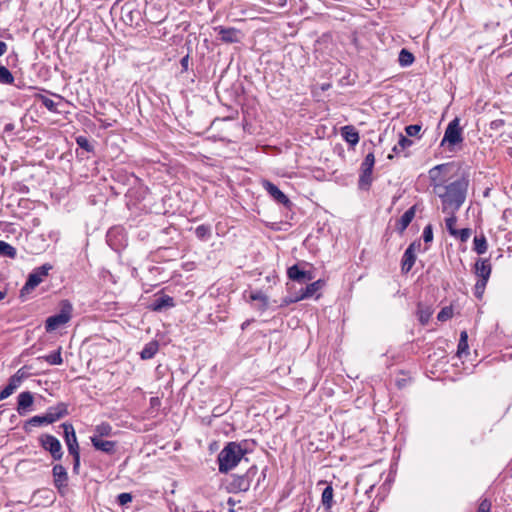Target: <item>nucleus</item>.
I'll return each instance as SVG.
<instances>
[{
    "mask_svg": "<svg viewBox=\"0 0 512 512\" xmlns=\"http://www.w3.org/2000/svg\"><path fill=\"white\" fill-rule=\"evenodd\" d=\"M246 450L237 442H229L218 454V465L220 473H228L234 469L242 460Z\"/></svg>",
    "mask_w": 512,
    "mask_h": 512,
    "instance_id": "2",
    "label": "nucleus"
},
{
    "mask_svg": "<svg viewBox=\"0 0 512 512\" xmlns=\"http://www.w3.org/2000/svg\"><path fill=\"white\" fill-rule=\"evenodd\" d=\"M40 445L51 454L54 460H60L63 456L62 445L53 435L43 434L39 438Z\"/></svg>",
    "mask_w": 512,
    "mask_h": 512,
    "instance_id": "9",
    "label": "nucleus"
},
{
    "mask_svg": "<svg viewBox=\"0 0 512 512\" xmlns=\"http://www.w3.org/2000/svg\"><path fill=\"white\" fill-rule=\"evenodd\" d=\"M261 477H262V479H265V477H266V470H263V471H262V473H261Z\"/></svg>",
    "mask_w": 512,
    "mask_h": 512,
    "instance_id": "54",
    "label": "nucleus"
},
{
    "mask_svg": "<svg viewBox=\"0 0 512 512\" xmlns=\"http://www.w3.org/2000/svg\"><path fill=\"white\" fill-rule=\"evenodd\" d=\"M228 504H230V505L234 504V502L232 501V499H231V498H229V500H228Z\"/></svg>",
    "mask_w": 512,
    "mask_h": 512,
    "instance_id": "55",
    "label": "nucleus"
},
{
    "mask_svg": "<svg viewBox=\"0 0 512 512\" xmlns=\"http://www.w3.org/2000/svg\"><path fill=\"white\" fill-rule=\"evenodd\" d=\"M287 0H278V4L281 6H284L286 4Z\"/></svg>",
    "mask_w": 512,
    "mask_h": 512,
    "instance_id": "52",
    "label": "nucleus"
},
{
    "mask_svg": "<svg viewBox=\"0 0 512 512\" xmlns=\"http://www.w3.org/2000/svg\"><path fill=\"white\" fill-rule=\"evenodd\" d=\"M453 172L454 165L451 163L437 165L428 172L430 186L441 200L443 213L457 212L467 196L469 180Z\"/></svg>",
    "mask_w": 512,
    "mask_h": 512,
    "instance_id": "1",
    "label": "nucleus"
},
{
    "mask_svg": "<svg viewBox=\"0 0 512 512\" xmlns=\"http://www.w3.org/2000/svg\"><path fill=\"white\" fill-rule=\"evenodd\" d=\"M64 438L70 454L79 453V445L76 437L75 430L71 424L63 423Z\"/></svg>",
    "mask_w": 512,
    "mask_h": 512,
    "instance_id": "10",
    "label": "nucleus"
},
{
    "mask_svg": "<svg viewBox=\"0 0 512 512\" xmlns=\"http://www.w3.org/2000/svg\"><path fill=\"white\" fill-rule=\"evenodd\" d=\"M52 269V265L46 263L42 266L34 269L28 276V279L21 289V296H23L25 293H29L33 289H35L46 277L49 273V271Z\"/></svg>",
    "mask_w": 512,
    "mask_h": 512,
    "instance_id": "6",
    "label": "nucleus"
},
{
    "mask_svg": "<svg viewBox=\"0 0 512 512\" xmlns=\"http://www.w3.org/2000/svg\"><path fill=\"white\" fill-rule=\"evenodd\" d=\"M322 504L326 507V509H330L332 507L333 502V488L331 486H327L322 492Z\"/></svg>",
    "mask_w": 512,
    "mask_h": 512,
    "instance_id": "35",
    "label": "nucleus"
},
{
    "mask_svg": "<svg viewBox=\"0 0 512 512\" xmlns=\"http://www.w3.org/2000/svg\"><path fill=\"white\" fill-rule=\"evenodd\" d=\"M117 501L120 505L124 506L132 501V495L130 493H121L117 496Z\"/></svg>",
    "mask_w": 512,
    "mask_h": 512,
    "instance_id": "45",
    "label": "nucleus"
},
{
    "mask_svg": "<svg viewBox=\"0 0 512 512\" xmlns=\"http://www.w3.org/2000/svg\"><path fill=\"white\" fill-rule=\"evenodd\" d=\"M173 306H174L173 298L168 295H164V296L157 298L154 301L153 310L160 311L165 307H173Z\"/></svg>",
    "mask_w": 512,
    "mask_h": 512,
    "instance_id": "24",
    "label": "nucleus"
},
{
    "mask_svg": "<svg viewBox=\"0 0 512 512\" xmlns=\"http://www.w3.org/2000/svg\"><path fill=\"white\" fill-rule=\"evenodd\" d=\"M250 300L258 301L261 304V309L265 310L268 307V297L260 290L253 291L249 296Z\"/></svg>",
    "mask_w": 512,
    "mask_h": 512,
    "instance_id": "28",
    "label": "nucleus"
},
{
    "mask_svg": "<svg viewBox=\"0 0 512 512\" xmlns=\"http://www.w3.org/2000/svg\"><path fill=\"white\" fill-rule=\"evenodd\" d=\"M414 55L406 49H402L399 53V64L402 67L410 66L414 62Z\"/></svg>",
    "mask_w": 512,
    "mask_h": 512,
    "instance_id": "30",
    "label": "nucleus"
},
{
    "mask_svg": "<svg viewBox=\"0 0 512 512\" xmlns=\"http://www.w3.org/2000/svg\"><path fill=\"white\" fill-rule=\"evenodd\" d=\"M33 395L29 391L21 392L18 395L17 411L20 415H24L28 408L33 404Z\"/></svg>",
    "mask_w": 512,
    "mask_h": 512,
    "instance_id": "17",
    "label": "nucleus"
},
{
    "mask_svg": "<svg viewBox=\"0 0 512 512\" xmlns=\"http://www.w3.org/2000/svg\"><path fill=\"white\" fill-rule=\"evenodd\" d=\"M405 131L408 136L414 137V136H417L419 134V132L421 131V126L420 125H408L405 128Z\"/></svg>",
    "mask_w": 512,
    "mask_h": 512,
    "instance_id": "43",
    "label": "nucleus"
},
{
    "mask_svg": "<svg viewBox=\"0 0 512 512\" xmlns=\"http://www.w3.org/2000/svg\"><path fill=\"white\" fill-rule=\"evenodd\" d=\"M423 240L425 243H429L433 240L432 226L429 224L423 230Z\"/></svg>",
    "mask_w": 512,
    "mask_h": 512,
    "instance_id": "44",
    "label": "nucleus"
},
{
    "mask_svg": "<svg viewBox=\"0 0 512 512\" xmlns=\"http://www.w3.org/2000/svg\"><path fill=\"white\" fill-rule=\"evenodd\" d=\"M72 305L69 301L65 300L61 303V310L58 314L50 316L45 321L46 332H53L60 327L66 325L72 317Z\"/></svg>",
    "mask_w": 512,
    "mask_h": 512,
    "instance_id": "5",
    "label": "nucleus"
},
{
    "mask_svg": "<svg viewBox=\"0 0 512 512\" xmlns=\"http://www.w3.org/2000/svg\"><path fill=\"white\" fill-rule=\"evenodd\" d=\"M76 142L81 148L85 149L86 151L90 152L92 150V146L86 137L79 136L76 139Z\"/></svg>",
    "mask_w": 512,
    "mask_h": 512,
    "instance_id": "42",
    "label": "nucleus"
},
{
    "mask_svg": "<svg viewBox=\"0 0 512 512\" xmlns=\"http://www.w3.org/2000/svg\"><path fill=\"white\" fill-rule=\"evenodd\" d=\"M416 247H420V243H418L417 245L415 243H412L405 250L403 257H402V262H401L402 272L408 273L412 269L413 265L415 264V261H416L415 249H416Z\"/></svg>",
    "mask_w": 512,
    "mask_h": 512,
    "instance_id": "12",
    "label": "nucleus"
},
{
    "mask_svg": "<svg viewBox=\"0 0 512 512\" xmlns=\"http://www.w3.org/2000/svg\"><path fill=\"white\" fill-rule=\"evenodd\" d=\"M258 473L257 466H251L246 473L242 475L233 474L230 477V480L225 484V489L228 493H241L247 492L250 487L253 479Z\"/></svg>",
    "mask_w": 512,
    "mask_h": 512,
    "instance_id": "3",
    "label": "nucleus"
},
{
    "mask_svg": "<svg viewBox=\"0 0 512 512\" xmlns=\"http://www.w3.org/2000/svg\"><path fill=\"white\" fill-rule=\"evenodd\" d=\"M341 135L350 145L355 146L359 142V133L355 127L348 125L341 128Z\"/></svg>",
    "mask_w": 512,
    "mask_h": 512,
    "instance_id": "20",
    "label": "nucleus"
},
{
    "mask_svg": "<svg viewBox=\"0 0 512 512\" xmlns=\"http://www.w3.org/2000/svg\"><path fill=\"white\" fill-rule=\"evenodd\" d=\"M287 275L291 280L297 281L299 283L313 279V276L310 272L301 270L298 265H293L288 268Z\"/></svg>",
    "mask_w": 512,
    "mask_h": 512,
    "instance_id": "14",
    "label": "nucleus"
},
{
    "mask_svg": "<svg viewBox=\"0 0 512 512\" xmlns=\"http://www.w3.org/2000/svg\"><path fill=\"white\" fill-rule=\"evenodd\" d=\"M468 334L466 331H462L461 334H460V340H459V343H458V349H457V354L459 356H462L463 354H467L468 353Z\"/></svg>",
    "mask_w": 512,
    "mask_h": 512,
    "instance_id": "33",
    "label": "nucleus"
},
{
    "mask_svg": "<svg viewBox=\"0 0 512 512\" xmlns=\"http://www.w3.org/2000/svg\"><path fill=\"white\" fill-rule=\"evenodd\" d=\"M181 66L184 70H188V66H189V56H185L181 59Z\"/></svg>",
    "mask_w": 512,
    "mask_h": 512,
    "instance_id": "48",
    "label": "nucleus"
},
{
    "mask_svg": "<svg viewBox=\"0 0 512 512\" xmlns=\"http://www.w3.org/2000/svg\"><path fill=\"white\" fill-rule=\"evenodd\" d=\"M159 344L157 341H151L147 343L142 351L140 352V357L143 360L151 359L155 356V354L158 352Z\"/></svg>",
    "mask_w": 512,
    "mask_h": 512,
    "instance_id": "21",
    "label": "nucleus"
},
{
    "mask_svg": "<svg viewBox=\"0 0 512 512\" xmlns=\"http://www.w3.org/2000/svg\"><path fill=\"white\" fill-rule=\"evenodd\" d=\"M52 474L55 487L59 491L65 489L68 483V474L65 467L62 466L61 464L54 465L52 469Z\"/></svg>",
    "mask_w": 512,
    "mask_h": 512,
    "instance_id": "11",
    "label": "nucleus"
},
{
    "mask_svg": "<svg viewBox=\"0 0 512 512\" xmlns=\"http://www.w3.org/2000/svg\"><path fill=\"white\" fill-rule=\"evenodd\" d=\"M473 243H474V251L477 254L481 255L487 251L488 244H487L486 237L483 234L475 236Z\"/></svg>",
    "mask_w": 512,
    "mask_h": 512,
    "instance_id": "25",
    "label": "nucleus"
},
{
    "mask_svg": "<svg viewBox=\"0 0 512 512\" xmlns=\"http://www.w3.org/2000/svg\"><path fill=\"white\" fill-rule=\"evenodd\" d=\"M92 445L96 450L105 452L107 454H112L115 452L116 442L109 441V440H103L99 438L98 436H91L90 437Z\"/></svg>",
    "mask_w": 512,
    "mask_h": 512,
    "instance_id": "15",
    "label": "nucleus"
},
{
    "mask_svg": "<svg viewBox=\"0 0 512 512\" xmlns=\"http://www.w3.org/2000/svg\"><path fill=\"white\" fill-rule=\"evenodd\" d=\"M67 413L64 404H58L56 407H50L44 415H36L30 418L25 425V430H28V426H42L48 425L61 419Z\"/></svg>",
    "mask_w": 512,
    "mask_h": 512,
    "instance_id": "4",
    "label": "nucleus"
},
{
    "mask_svg": "<svg viewBox=\"0 0 512 512\" xmlns=\"http://www.w3.org/2000/svg\"><path fill=\"white\" fill-rule=\"evenodd\" d=\"M471 236V229L463 228L460 230H456V238H458L461 242H466Z\"/></svg>",
    "mask_w": 512,
    "mask_h": 512,
    "instance_id": "40",
    "label": "nucleus"
},
{
    "mask_svg": "<svg viewBox=\"0 0 512 512\" xmlns=\"http://www.w3.org/2000/svg\"><path fill=\"white\" fill-rule=\"evenodd\" d=\"M40 100H41V103L43 104V106L45 108H47L49 111H51V112L57 111L56 103L52 99H50L46 96H40Z\"/></svg>",
    "mask_w": 512,
    "mask_h": 512,
    "instance_id": "39",
    "label": "nucleus"
},
{
    "mask_svg": "<svg viewBox=\"0 0 512 512\" xmlns=\"http://www.w3.org/2000/svg\"><path fill=\"white\" fill-rule=\"evenodd\" d=\"M448 215V217L445 219V225H446V228L448 230V232L450 233V235L452 236H456V223H457V217H456V212H452V213H446Z\"/></svg>",
    "mask_w": 512,
    "mask_h": 512,
    "instance_id": "32",
    "label": "nucleus"
},
{
    "mask_svg": "<svg viewBox=\"0 0 512 512\" xmlns=\"http://www.w3.org/2000/svg\"><path fill=\"white\" fill-rule=\"evenodd\" d=\"M4 297H5V292L0 291V301H1L2 299H4Z\"/></svg>",
    "mask_w": 512,
    "mask_h": 512,
    "instance_id": "53",
    "label": "nucleus"
},
{
    "mask_svg": "<svg viewBox=\"0 0 512 512\" xmlns=\"http://www.w3.org/2000/svg\"><path fill=\"white\" fill-rule=\"evenodd\" d=\"M475 274L479 279L488 281L491 274V264L488 259H478L476 261Z\"/></svg>",
    "mask_w": 512,
    "mask_h": 512,
    "instance_id": "16",
    "label": "nucleus"
},
{
    "mask_svg": "<svg viewBox=\"0 0 512 512\" xmlns=\"http://www.w3.org/2000/svg\"><path fill=\"white\" fill-rule=\"evenodd\" d=\"M416 206L410 207L397 222V230L403 233L415 217Z\"/></svg>",
    "mask_w": 512,
    "mask_h": 512,
    "instance_id": "18",
    "label": "nucleus"
},
{
    "mask_svg": "<svg viewBox=\"0 0 512 512\" xmlns=\"http://www.w3.org/2000/svg\"><path fill=\"white\" fill-rule=\"evenodd\" d=\"M375 164V156L373 152L366 155L361 164V174L359 177V187L361 189H368L372 183V171Z\"/></svg>",
    "mask_w": 512,
    "mask_h": 512,
    "instance_id": "8",
    "label": "nucleus"
},
{
    "mask_svg": "<svg viewBox=\"0 0 512 512\" xmlns=\"http://www.w3.org/2000/svg\"><path fill=\"white\" fill-rule=\"evenodd\" d=\"M19 387L18 377H10L6 387L0 392V401L8 398Z\"/></svg>",
    "mask_w": 512,
    "mask_h": 512,
    "instance_id": "22",
    "label": "nucleus"
},
{
    "mask_svg": "<svg viewBox=\"0 0 512 512\" xmlns=\"http://www.w3.org/2000/svg\"><path fill=\"white\" fill-rule=\"evenodd\" d=\"M453 316V310L451 307H444L441 309V311L437 315V319L439 321H447Z\"/></svg>",
    "mask_w": 512,
    "mask_h": 512,
    "instance_id": "38",
    "label": "nucleus"
},
{
    "mask_svg": "<svg viewBox=\"0 0 512 512\" xmlns=\"http://www.w3.org/2000/svg\"><path fill=\"white\" fill-rule=\"evenodd\" d=\"M7 51V44L3 41H0V56L4 55Z\"/></svg>",
    "mask_w": 512,
    "mask_h": 512,
    "instance_id": "50",
    "label": "nucleus"
},
{
    "mask_svg": "<svg viewBox=\"0 0 512 512\" xmlns=\"http://www.w3.org/2000/svg\"><path fill=\"white\" fill-rule=\"evenodd\" d=\"M463 141L462 129L460 127V121L458 118L453 119L447 126L444 137L441 141V146L448 144L454 146Z\"/></svg>",
    "mask_w": 512,
    "mask_h": 512,
    "instance_id": "7",
    "label": "nucleus"
},
{
    "mask_svg": "<svg viewBox=\"0 0 512 512\" xmlns=\"http://www.w3.org/2000/svg\"><path fill=\"white\" fill-rule=\"evenodd\" d=\"M323 286H324V281H322V280H317L311 284H308L306 286L305 290L303 291L300 299L310 298V297L314 296L315 293L317 291H319L320 289H322Z\"/></svg>",
    "mask_w": 512,
    "mask_h": 512,
    "instance_id": "23",
    "label": "nucleus"
},
{
    "mask_svg": "<svg viewBox=\"0 0 512 512\" xmlns=\"http://www.w3.org/2000/svg\"><path fill=\"white\" fill-rule=\"evenodd\" d=\"M413 144L412 140L404 136L403 134H399V140L397 144L394 145L392 151L396 154L404 151L406 148L410 147Z\"/></svg>",
    "mask_w": 512,
    "mask_h": 512,
    "instance_id": "27",
    "label": "nucleus"
},
{
    "mask_svg": "<svg viewBox=\"0 0 512 512\" xmlns=\"http://www.w3.org/2000/svg\"><path fill=\"white\" fill-rule=\"evenodd\" d=\"M491 502L484 499L480 502L477 512H490Z\"/></svg>",
    "mask_w": 512,
    "mask_h": 512,
    "instance_id": "46",
    "label": "nucleus"
},
{
    "mask_svg": "<svg viewBox=\"0 0 512 512\" xmlns=\"http://www.w3.org/2000/svg\"><path fill=\"white\" fill-rule=\"evenodd\" d=\"M39 359L45 360L50 365H60L63 362L62 356H61V348H59L57 351L42 356Z\"/></svg>",
    "mask_w": 512,
    "mask_h": 512,
    "instance_id": "29",
    "label": "nucleus"
},
{
    "mask_svg": "<svg viewBox=\"0 0 512 512\" xmlns=\"http://www.w3.org/2000/svg\"><path fill=\"white\" fill-rule=\"evenodd\" d=\"M25 373L22 369H19L12 377H18L19 380V386L21 385L22 379L24 378Z\"/></svg>",
    "mask_w": 512,
    "mask_h": 512,
    "instance_id": "49",
    "label": "nucleus"
},
{
    "mask_svg": "<svg viewBox=\"0 0 512 512\" xmlns=\"http://www.w3.org/2000/svg\"><path fill=\"white\" fill-rule=\"evenodd\" d=\"M16 249L5 241L0 240V255L9 258L16 257Z\"/></svg>",
    "mask_w": 512,
    "mask_h": 512,
    "instance_id": "34",
    "label": "nucleus"
},
{
    "mask_svg": "<svg viewBox=\"0 0 512 512\" xmlns=\"http://www.w3.org/2000/svg\"><path fill=\"white\" fill-rule=\"evenodd\" d=\"M220 38L222 41L226 43H234L239 40V31L236 28H226V27H219L217 28Z\"/></svg>",
    "mask_w": 512,
    "mask_h": 512,
    "instance_id": "19",
    "label": "nucleus"
},
{
    "mask_svg": "<svg viewBox=\"0 0 512 512\" xmlns=\"http://www.w3.org/2000/svg\"><path fill=\"white\" fill-rule=\"evenodd\" d=\"M73 456V470L77 472L80 465V453L71 454Z\"/></svg>",
    "mask_w": 512,
    "mask_h": 512,
    "instance_id": "47",
    "label": "nucleus"
},
{
    "mask_svg": "<svg viewBox=\"0 0 512 512\" xmlns=\"http://www.w3.org/2000/svg\"><path fill=\"white\" fill-rule=\"evenodd\" d=\"M433 314V310L428 306H422L421 304L418 305L417 315L420 323L422 325L428 324L431 316Z\"/></svg>",
    "mask_w": 512,
    "mask_h": 512,
    "instance_id": "26",
    "label": "nucleus"
},
{
    "mask_svg": "<svg viewBox=\"0 0 512 512\" xmlns=\"http://www.w3.org/2000/svg\"><path fill=\"white\" fill-rule=\"evenodd\" d=\"M150 402H151V405H152L153 407H156V406H159V405H160V400H159V398H157V397H153V398H151Z\"/></svg>",
    "mask_w": 512,
    "mask_h": 512,
    "instance_id": "51",
    "label": "nucleus"
},
{
    "mask_svg": "<svg viewBox=\"0 0 512 512\" xmlns=\"http://www.w3.org/2000/svg\"><path fill=\"white\" fill-rule=\"evenodd\" d=\"M263 186L269 195L278 203L283 204L284 206H289L291 204L289 198L273 183L265 181Z\"/></svg>",
    "mask_w": 512,
    "mask_h": 512,
    "instance_id": "13",
    "label": "nucleus"
},
{
    "mask_svg": "<svg viewBox=\"0 0 512 512\" xmlns=\"http://www.w3.org/2000/svg\"><path fill=\"white\" fill-rule=\"evenodd\" d=\"M14 76L12 73L5 67L0 65V83L2 84H13Z\"/></svg>",
    "mask_w": 512,
    "mask_h": 512,
    "instance_id": "36",
    "label": "nucleus"
},
{
    "mask_svg": "<svg viewBox=\"0 0 512 512\" xmlns=\"http://www.w3.org/2000/svg\"><path fill=\"white\" fill-rule=\"evenodd\" d=\"M112 434V427L109 423H101L95 427V433L93 436L108 437Z\"/></svg>",
    "mask_w": 512,
    "mask_h": 512,
    "instance_id": "31",
    "label": "nucleus"
},
{
    "mask_svg": "<svg viewBox=\"0 0 512 512\" xmlns=\"http://www.w3.org/2000/svg\"><path fill=\"white\" fill-rule=\"evenodd\" d=\"M487 280H482V279H478V281L476 282L475 284V296L477 298H481L484 290H485V287H486V284H487Z\"/></svg>",
    "mask_w": 512,
    "mask_h": 512,
    "instance_id": "41",
    "label": "nucleus"
},
{
    "mask_svg": "<svg viewBox=\"0 0 512 512\" xmlns=\"http://www.w3.org/2000/svg\"><path fill=\"white\" fill-rule=\"evenodd\" d=\"M195 234H196L197 238H199L200 240H204V239L210 237V235H211L210 227L207 225H199L195 229Z\"/></svg>",
    "mask_w": 512,
    "mask_h": 512,
    "instance_id": "37",
    "label": "nucleus"
}]
</instances>
